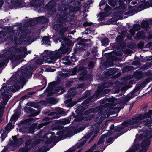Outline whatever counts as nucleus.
<instances>
[{
  "mask_svg": "<svg viewBox=\"0 0 152 152\" xmlns=\"http://www.w3.org/2000/svg\"><path fill=\"white\" fill-rule=\"evenodd\" d=\"M75 150L74 148H73L66 151V152H73Z\"/></svg>",
  "mask_w": 152,
  "mask_h": 152,
  "instance_id": "64",
  "label": "nucleus"
},
{
  "mask_svg": "<svg viewBox=\"0 0 152 152\" xmlns=\"http://www.w3.org/2000/svg\"><path fill=\"white\" fill-rule=\"evenodd\" d=\"M61 15H62L58 20L59 22L65 23L66 22L69 21L70 20L71 16L69 14H66V12H64L61 13Z\"/></svg>",
  "mask_w": 152,
  "mask_h": 152,
  "instance_id": "9",
  "label": "nucleus"
},
{
  "mask_svg": "<svg viewBox=\"0 0 152 152\" xmlns=\"http://www.w3.org/2000/svg\"><path fill=\"white\" fill-rule=\"evenodd\" d=\"M152 64V61H151V63H148L144 65L142 67V69L143 70H145L151 67V65Z\"/></svg>",
  "mask_w": 152,
  "mask_h": 152,
  "instance_id": "33",
  "label": "nucleus"
},
{
  "mask_svg": "<svg viewBox=\"0 0 152 152\" xmlns=\"http://www.w3.org/2000/svg\"><path fill=\"white\" fill-rule=\"evenodd\" d=\"M134 77L137 79H140L142 78L143 75L141 71H137L134 72L133 74Z\"/></svg>",
  "mask_w": 152,
  "mask_h": 152,
  "instance_id": "23",
  "label": "nucleus"
},
{
  "mask_svg": "<svg viewBox=\"0 0 152 152\" xmlns=\"http://www.w3.org/2000/svg\"><path fill=\"white\" fill-rule=\"evenodd\" d=\"M150 141L148 140H145L141 143V146L143 147H146L149 145Z\"/></svg>",
  "mask_w": 152,
  "mask_h": 152,
  "instance_id": "31",
  "label": "nucleus"
},
{
  "mask_svg": "<svg viewBox=\"0 0 152 152\" xmlns=\"http://www.w3.org/2000/svg\"><path fill=\"white\" fill-rule=\"evenodd\" d=\"M151 80H152V79L150 77H148L146 79L143 83L144 84H146L150 82Z\"/></svg>",
  "mask_w": 152,
  "mask_h": 152,
  "instance_id": "48",
  "label": "nucleus"
},
{
  "mask_svg": "<svg viewBox=\"0 0 152 152\" xmlns=\"http://www.w3.org/2000/svg\"><path fill=\"white\" fill-rule=\"evenodd\" d=\"M65 112L62 109H61L59 108H56V111L55 112H53L48 114V115L50 116H52L54 115L55 114H56V115L52 117L53 119L55 118H58L60 117V115L59 114H64Z\"/></svg>",
  "mask_w": 152,
  "mask_h": 152,
  "instance_id": "13",
  "label": "nucleus"
},
{
  "mask_svg": "<svg viewBox=\"0 0 152 152\" xmlns=\"http://www.w3.org/2000/svg\"><path fill=\"white\" fill-rule=\"evenodd\" d=\"M83 43L80 41L77 45H76L77 47L81 50H85L84 47L86 44H90L91 42V40L90 39H85L83 40Z\"/></svg>",
  "mask_w": 152,
  "mask_h": 152,
  "instance_id": "11",
  "label": "nucleus"
},
{
  "mask_svg": "<svg viewBox=\"0 0 152 152\" xmlns=\"http://www.w3.org/2000/svg\"><path fill=\"white\" fill-rule=\"evenodd\" d=\"M108 4L111 6L114 7L116 4V2L114 0H109L108 1Z\"/></svg>",
  "mask_w": 152,
  "mask_h": 152,
  "instance_id": "42",
  "label": "nucleus"
},
{
  "mask_svg": "<svg viewBox=\"0 0 152 152\" xmlns=\"http://www.w3.org/2000/svg\"><path fill=\"white\" fill-rule=\"evenodd\" d=\"M132 70L134 69V68L132 66H128L124 67L123 70V71H127L129 70Z\"/></svg>",
  "mask_w": 152,
  "mask_h": 152,
  "instance_id": "46",
  "label": "nucleus"
},
{
  "mask_svg": "<svg viewBox=\"0 0 152 152\" xmlns=\"http://www.w3.org/2000/svg\"><path fill=\"white\" fill-rule=\"evenodd\" d=\"M30 4L34 6L40 7L43 4L42 0H33L30 2Z\"/></svg>",
  "mask_w": 152,
  "mask_h": 152,
  "instance_id": "18",
  "label": "nucleus"
},
{
  "mask_svg": "<svg viewBox=\"0 0 152 152\" xmlns=\"http://www.w3.org/2000/svg\"><path fill=\"white\" fill-rule=\"evenodd\" d=\"M105 73L108 76H110L115 73V70L114 69H110L107 71H106Z\"/></svg>",
  "mask_w": 152,
  "mask_h": 152,
  "instance_id": "28",
  "label": "nucleus"
},
{
  "mask_svg": "<svg viewBox=\"0 0 152 152\" xmlns=\"http://www.w3.org/2000/svg\"><path fill=\"white\" fill-rule=\"evenodd\" d=\"M75 0H62V3L63 4L65 2V4H68L69 3H71Z\"/></svg>",
  "mask_w": 152,
  "mask_h": 152,
  "instance_id": "45",
  "label": "nucleus"
},
{
  "mask_svg": "<svg viewBox=\"0 0 152 152\" xmlns=\"http://www.w3.org/2000/svg\"><path fill=\"white\" fill-rule=\"evenodd\" d=\"M50 37L49 36L45 37L43 38L42 40V43H45L47 44L48 45H50Z\"/></svg>",
  "mask_w": 152,
  "mask_h": 152,
  "instance_id": "27",
  "label": "nucleus"
},
{
  "mask_svg": "<svg viewBox=\"0 0 152 152\" xmlns=\"http://www.w3.org/2000/svg\"><path fill=\"white\" fill-rule=\"evenodd\" d=\"M113 101L114 99L113 98H105L101 102V103L102 104H104L106 107H107L109 106L111 104L110 103V102L112 103L111 104H112Z\"/></svg>",
  "mask_w": 152,
  "mask_h": 152,
  "instance_id": "17",
  "label": "nucleus"
},
{
  "mask_svg": "<svg viewBox=\"0 0 152 152\" xmlns=\"http://www.w3.org/2000/svg\"><path fill=\"white\" fill-rule=\"evenodd\" d=\"M123 38L124 36L122 35H120L117 37L116 40L117 42L120 43L123 40Z\"/></svg>",
  "mask_w": 152,
  "mask_h": 152,
  "instance_id": "37",
  "label": "nucleus"
},
{
  "mask_svg": "<svg viewBox=\"0 0 152 152\" xmlns=\"http://www.w3.org/2000/svg\"><path fill=\"white\" fill-rule=\"evenodd\" d=\"M62 126H60L59 125L56 124V125L54 127V126H53L52 127V129L53 130L55 129H62Z\"/></svg>",
  "mask_w": 152,
  "mask_h": 152,
  "instance_id": "41",
  "label": "nucleus"
},
{
  "mask_svg": "<svg viewBox=\"0 0 152 152\" xmlns=\"http://www.w3.org/2000/svg\"><path fill=\"white\" fill-rule=\"evenodd\" d=\"M71 59L70 56H67L63 58L62 59V61L64 64L67 65H69L71 64Z\"/></svg>",
  "mask_w": 152,
  "mask_h": 152,
  "instance_id": "21",
  "label": "nucleus"
},
{
  "mask_svg": "<svg viewBox=\"0 0 152 152\" xmlns=\"http://www.w3.org/2000/svg\"><path fill=\"white\" fill-rule=\"evenodd\" d=\"M70 76V74H68V73H66L65 74H63L61 75V77H69Z\"/></svg>",
  "mask_w": 152,
  "mask_h": 152,
  "instance_id": "55",
  "label": "nucleus"
},
{
  "mask_svg": "<svg viewBox=\"0 0 152 152\" xmlns=\"http://www.w3.org/2000/svg\"><path fill=\"white\" fill-rule=\"evenodd\" d=\"M145 76L146 77L150 76V77L152 80V72L150 71H148V72H145Z\"/></svg>",
  "mask_w": 152,
  "mask_h": 152,
  "instance_id": "43",
  "label": "nucleus"
},
{
  "mask_svg": "<svg viewBox=\"0 0 152 152\" xmlns=\"http://www.w3.org/2000/svg\"><path fill=\"white\" fill-rule=\"evenodd\" d=\"M55 4V2L54 1H51L50 2H49L48 4V5L49 6H51L53 4Z\"/></svg>",
  "mask_w": 152,
  "mask_h": 152,
  "instance_id": "62",
  "label": "nucleus"
},
{
  "mask_svg": "<svg viewBox=\"0 0 152 152\" xmlns=\"http://www.w3.org/2000/svg\"><path fill=\"white\" fill-rule=\"evenodd\" d=\"M90 91H86L84 94V95L83 97L77 99L76 101H74L73 102H71V99H69L65 101L66 103H68V105L69 107H72L77 103V102H79L81 101V100L87 97V96L90 95Z\"/></svg>",
  "mask_w": 152,
  "mask_h": 152,
  "instance_id": "7",
  "label": "nucleus"
},
{
  "mask_svg": "<svg viewBox=\"0 0 152 152\" xmlns=\"http://www.w3.org/2000/svg\"><path fill=\"white\" fill-rule=\"evenodd\" d=\"M54 99L52 98H50L46 101H41V103H43L47 105L48 103L51 104H54L56 103Z\"/></svg>",
  "mask_w": 152,
  "mask_h": 152,
  "instance_id": "22",
  "label": "nucleus"
},
{
  "mask_svg": "<svg viewBox=\"0 0 152 152\" xmlns=\"http://www.w3.org/2000/svg\"><path fill=\"white\" fill-rule=\"evenodd\" d=\"M104 115V117H102V116H101L100 117V120H99V121H98V122H101L104 119L108 116V115H106V114H103Z\"/></svg>",
  "mask_w": 152,
  "mask_h": 152,
  "instance_id": "51",
  "label": "nucleus"
},
{
  "mask_svg": "<svg viewBox=\"0 0 152 152\" xmlns=\"http://www.w3.org/2000/svg\"><path fill=\"white\" fill-rule=\"evenodd\" d=\"M90 101V100L88 99L84 101L82 104L81 107L78 108L76 112L77 113H80V114L82 113L81 112L88 108V106L87 104L89 103Z\"/></svg>",
  "mask_w": 152,
  "mask_h": 152,
  "instance_id": "10",
  "label": "nucleus"
},
{
  "mask_svg": "<svg viewBox=\"0 0 152 152\" xmlns=\"http://www.w3.org/2000/svg\"><path fill=\"white\" fill-rule=\"evenodd\" d=\"M141 26L138 24H135L133 26V29H131L129 31V32L131 34V35L128 34H127V36L129 39H131L132 38V35H134L135 33V31H138L140 29Z\"/></svg>",
  "mask_w": 152,
  "mask_h": 152,
  "instance_id": "12",
  "label": "nucleus"
},
{
  "mask_svg": "<svg viewBox=\"0 0 152 152\" xmlns=\"http://www.w3.org/2000/svg\"><path fill=\"white\" fill-rule=\"evenodd\" d=\"M40 142V140L38 139L35 140L33 143H32L31 140L30 139L26 142L25 146L20 150V152H27L31 148L36 145Z\"/></svg>",
  "mask_w": 152,
  "mask_h": 152,
  "instance_id": "5",
  "label": "nucleus"
},
{
  "mask_svg": "<svg viewBox=\"0 0 152 152\" xmlns=\"http://www.w3.org/2000/svg\"><path fill=\"white\" fill-rule=\"evenodd\" d=\"M123 124L125 126L133 125V128L138 126L142 128L141 131L143 133L142 135L140 134L139 139L143 137L147 139L150 138L152 137V110H149L148 113L138 115L136 118L124 122Z\"/></svg>",
  "mask_w": 152,
  "mask_h": 152,
  "instance_id": "1",
  "label": "nucleus"
},
{
  "mask_svg": "<svg viewBox=\"0 0 152 152\" xmlns=\"http://www.w3.org/2000/svg\"><path fill=\"white\" fill-rule=\"evenodd\" d=\"M132 0H119V4L122 5L123 4H126L129 3Z\"/></svg>",
  "mask_w": 152,
  "mask_h": 152,
  "instance_id": "36",
  "label": "nucleus"
},
{
  "mask_svg": "<svg viewBox=\"0 0 152 152\" xmlns=\"http://www.w3.org/2000/svg\"><path fill=\"white\" fill-rule=\"evenodd\" d=\"M70 122V121L68 119H61L58 121V123L62 125H65L68 124Z\"/></svg>",
  "mask_w": 152,
  "mask_h": 152,
  "instance_id": "25",
  "label": "nucleus"
},
{
  "mask_svg": "<svg viewBox=\"0 0 152 152\" xmlns=\"http://www.w3.org/2000/svg\"><path fill=\"white\" fill-rule=\"evenodd\" d=\"M134 95L133 93H131L126 96L124 99H122L121 101V103L123 104H125L127 102L129 101L131 99L134 97Z\"/></svg>",
  "mask_w": 152,
  "mask_h": 152,
  "instance_id": "20",
  "label": "nucleus"
},
{
  "mask_svg": "<svg viewBox=\"0 0 152 152\" xmlns=\"http://www.w3.org/2000/svg\"><path fill=\"white\" fill-rule=\"evenodd\" d=\"M61 25L58 24H56L54 25L53 26V28L56 30H57L58 29H60L59 33L60 35L62 36L64 33L67 31V27H64L61 28Z\"/></svg>",
  "mask_w": 152,
  "mask_h": 152,
  "instance_id": "15",
  "label": "nucleus"
},
{
  "mask_svg": "<svg viewBox=\"0 0 152 152\" xmlns=\"http://www.w3.org/2000/svg\"><path fill=\"white\" fill-rule=\"evenodd\" d=\"M123 129V127H118L115 130L116 131H119L121 130H122Z\"/></svg>",
  "mask_w": 152,
  "mask_h": 152,
  "instance_id": "63",
  "label": "nucleus"
},
{
  "mask_svg": "<svg viewBox=\"0 0 152 152\" xmlns=\"http://www.w3.org/2000/svg\"><path fill=\"white\" fill-rule=\"evenodd\" d=\"M73 83V82L72 81H70L67 82L66 84V86L68 87H70Z\"/></svg>",
  "mask_w": 152,
  "mask_h": 152,
  "instance_id": "57",
  "label": "nucleus"
},
{
  "mask_svg": "<svg viewBox=\"0 0 152 152\" xmlns=\"http://www.w3.org/2000/svg\"><path fill=\"white\" fill-rule=\"evenodd\" d=\"M106 137V134L104 135L101 137L99 139L97 145H99L102 144H103L104 142V138Z\"/></svg>",
  "mask_w": 152,
  "mask_h": 152,
  "instance_id": "35",
  "label": "nucleus"
},
{
  "mask_svg": "<svg viewBox=\"0 0 152 152\" xmlns=\"http://www.w3.org/2000/svg\"><path fill=\"white\" fill-rule=\"evenodd\" d=\"M85 128V127L83 126L77 129L74 131L73 133H72V134H74L80 132V131L84 129Z\"/></svg>",
  "mask_w": 152,
  "mask_h": 152,
  "instance_id": "34",
  "label": "nucleus"
},
{
  "mask_svg": "<svg viewBox=\"0 0 152 152\" xmlns=\"http://www.w3.org/2000/svg\"><path fill=\"white\" fill-rule=\"evenodd\" d=\"M66 50L61 49L54 52H48L47 54V57H43V60L47 63L52 62L51 59H57L60 58L62 54L66 53Z\"/></svg>",
  "mask_w": 152,
  "mask_h": 152,
  "instance_id": "2",
  "label": "nucleus"
},
{
  "mask_svg": "<svg viewBox=\"0 0 152 152\" xmlns=\"http://www.w3.org/2000/svg\"><path fill=\"white\" fill-rule=\"evenodd\" d=\"M49 120V118L47 117H45L43 119V120L44 121H47L41 124H40L39 125V126L40 127H42L44 125H45L49 124L50 122H51V121H48Z\"/></svg>",
  "mask_w": 152,
  "mask_h": 152,
  "instance_id": "30",
  "label": "nucleus"
},
{
  "mask_svg": "<svg viewBox=\"0 0 152 152\" xmlns=\"http://www.w3.org/2000/svg\"><path fill=\"white\" fill-rule=\"evenodd\" d=\"M88 65L89 67L91 68H93L94 65L93 63L92 62H90Z\"/></svg>",
  "mask_w": 152,
  "mask_h": 152,
  "instance_id": "58",
  "label": "nucleus"
},
{
  "mask_svg": "<svg viewBox=\"0 0 152 152\" xmlns=\"http://www.w3.org/2000/svg\"><path fill=\"white\" fill-rule=\"evenodd\" d=\"M140 148V146L139 145H133L130 150L127 151L126 152H134Z\"/></svg>",
  "mask_w": 152,
  "mask_h": 152,
  "instance_id": "29",
  "label": "nucleus"
},
{
  "mask_svg": "<svg viewBox=\"0 0 152 152\" xmlns=\"http://www.w3.org/2000/svg\"><path fill=\"white\" fill-rule=\"evenodd\" d=\"M10 90H8L7 91H4L2 93V96L3 99L4 101L1 102V104L3 105H5L7 103L10 96Z\"/></svg>",
  "mask_w": 152,
  "mask_h": 152,
  "instance_id": "14",
  "label": "nucleus"
},
{
  "mask_svg": "<svg viewBox=\"0 0 152 152\" xmlns=\"http://www.w3.org/2000/svg\"><path fill=\"white\" fill-rule=\"evenodd\" d=\"M77 88H81L82 89H85L84 85L83 84H80L77 86Z\"/></svg>",
  "mask_w": 152,
  "mask_h": 152,
  "instance_id": "53",
  "label": "nucleus"
},
{
  "mask_svg": "<svg viewBox=\"0 0 152 152\" xmlns=\"http://www.w3.org/2000/svg\"><path fill=\"white\" fill-rule=\"evenodd\" d=\"M137 37L139 39H142L145 36V33L142 31H139L137 34Z\"/></svg>",
  "mask_w": 152,
  "mask_h": 152,
  "instance_id": "32",
  "label": "nucleus"
},
{
  "mask_svg": "<svg viewBox=\"0 0 152 152\" xmlns=\"http://www.w3.org/2000/svg\"><path fill=\"white\" fill-rule=\"evenodd\" d=\"M149 24L148 21H144L142 22L141 25L143 28H145L148 27Z\"/></svg>",
  "mask_w": 152,
  "mask_h": 152,
  "instance_id": "38",
  "label": "nucleus"
},
{
  "mask_svg": "<svg viewBox=\"0 0 152 152\" xmlns=\"http://www.w3.org/2000/svg\"><path fill=\"white\" fill-rule=\"evenodd\" d=\"M47 57V56H43L42 57V59H38L37 60L36 63H37V64H39V65H41V64H43V62H45L47 63L46 61H45L43 60V57Z\"/></svg>",
  "mask_w": 152,
  "mask_h": 152,
  "instance_id": "39",
  "label": "nucleus"
},
{
  "mask_svg": "<svg viewBox=\"0 0 152 152\" xmlns=\"http://www.w3.org/2000/svg\"><path fill=\"white\" fill-rule=\"evenodd\" d=\"M12 137L13 140V143L14 146H19L21 144L22 141V139H17L15 136H12Z\"/></svg>",
  "mask_w": 152,
  "mask_h": 152,
  "instance_id": "19",
  "label": "nucleus"
},
{
  "mask_svg": "<svg viewBox=\"0 0 152 152\" xmlns=\"http://www.w3.org/2000/svg\"><path fill=\"white\" fill-rule=\"evenodd\" d=\"M7 136V134L5 132H4L1 134V137L2 139V140H3Z\"/></svg>",
  "mask_w": 152,
  "mask_h": 152,
  "instance_id": "49",
  "label": "nucleus"
},
{
  "mask_svg": "<svg viewBox=\"0 0 152 152\" xmlns=\"http://www.w3.org/2000/svg\"><path fill=\"white\" fill-rule=\"evenodd\" d=\"M92 24V23H88L87 22L84 23L83 24V26H87L91 25Z\"/></svg>",
  "mask_w": 152,
  "mask_h": 152,
  "instance_id": "54",
  "label": "nucleus"
},
{
  "mask_svg": "<svg viewBox=\"0 0 152 152\" xmlns=\"http://www.w3.org/2000/svg\"><path fill=\"white\" fill-rule=\"evenodd\" d=\"M77 91H73L72 89H70L69 90V92L65 96V97H71L74 96L77 93Z\"/></svg>",
  "mask_w": 152,
  "mask_h": 152,
  "instance_id": "24",
  "label": "nucleus"
},
{
  "mask_svg": "<svg viewBox=\"0 0 152 152\" xmlns=\"http://www.w3.org/2000/svg\"><path fill=\"white\" fill-rule=\"evenodd\" d=\"M33 67L31 65H29L27 67H22L21 69V75L20 79L21 81L23 83L26 82V78L29 75H31V71L32 70Z\"/></svg>",
  "mask_w": 152,
  "mask_h": 152,
  "instance_id": "3",
  "label": "nucleus"
},
{
  "mask_svg": "<svg viewBox=\"0 0 152 152\" xmlns=\"http://www.w3.org/2000/svg\"><path fill=\"white\" fill-rule=\"evenodd\" d=\"M133 65H138L139 64V62L137 61H136L133 62L132 63Z\"/></svg>",
  "mask_w": 152,
  "mask_h": 152,
  "instance_id": "61",
  "label": "nucleus"
},
{
  "mask_svg": "<svg viewBox=\"0 0 152 152\" xmlns=\"http://www.w3.org/2000/svg\"><path fill=\"white\" fill-rule=\"evenodd\" d=\"M28 95H25L24 96H23L21 98V99H23V100L28 98Z\"/></svg>",
  "mask_w": 152,
  "mask_h": 152,
  "instance_id": "59",
  "label": "nucleus"
},
{
  "mask_svg": "<svg viewBox=\"0 0 152 152\" xmlns=\"http://www.w3.org/2000/svg\"><path fill=\"white\" fill-rule=\"evenodd\" d=\"M58 10L59 11H61L62 10L63 8L61 5H59L58 7Z\"/></svg>",
  "mask_w": 152,
  "mask_h": 152,
  "instance_id": "60",
  "label": "nucleus"
},
{
  "mask_svg": "<svg viewBox=\"0 0 152 152\" xmlns=\"http://www.w3.org/2000/svg\"><path fill=\"white\" fill-rule=\"evenodd\" d=\"M101 42L102 45L106 46L109 42L108 39L107 38L103 39H102Z\"/></svg>",
  "mask_w": 152,
  "mask_h": 152,
  "instance_id": "40",
  "label": "nucleus"
},
{
  "mask_svg": "<svg viewBox=\"0 0 152 152\" xmlns=\"http://www.w3.org/2000/svg\"><path fill=\"white\" fill-rule=\"evenodd\" d=\"M12 129V124H7L5 127V130L7 131H9L10 129Z\"/></svg>",
  "mask_w": 152,
  "mask_h": 152,
  "instance_id": "47",
  "label": "nucleus"
},
{
  "mask_svg": "<svg viewBox=\"0 0 152 152\" xmlns=\"http://www.w3.org/2000/svg\"><path fill=\"white\" fill-rule=\"evenodd\" d=\"M83 119V118L82 116H80L77 118L74 119V121H82Z\"/></svg>",
  "mask_w": 152,
  "mask_h": 152,
  "instance_id": "52",
  "label": "nucleus"
},
{
  "mask_svg": "<svg viewBox=\"0 0 152 152\" xmlns=\"http://www.w3.org/2000/svg\"><path fill=\"white\" fill-rule=\"evenodd\" d=\"M71 59H70L71 62H74L76 61L77 59L75 58V56H72L70 57Z\"/></svg>",
  "mask_w": 152,
  "mask_h": 152,
  "instance_id": "56",
  "label": "nucleus"
},
{
  "mask_svg": "<svg viewBox=\"0 0 152 152\" xmlns=\"http://www.w3.org/2000/svg\"><path fill=\"white\" fill-rule=\"evenodd\" d=\"M4 106H0V116L1 115L3 110L4 109Z\"/></svg>",
  "mask_w": 152,
  "mask_h": 152,
  "instance_id": "50",
  "label": "nucleus"
},
{
  "mask_svg": "<svg viewBox=\"0 0 152 152\" xmlns=\"http://www.w3.org/2000/svg\"><path fill=\"white\" fill-rule=\"evenodd\" d=\"M97 132L96 130H93L90 133L88 134L86 136L84 137V139L85 140H83L84 139H82L83 142L81 143V145L79 146V147H81L82 145L84 144L86 142L87 140V139L89 138L92 135L91 139L90 140V141H91L97 135Z\"/></svg>",
  "mask_w": 152,
  "mask_h": 152,
  "instance_id": "8",
  "label": "nucleus"
},
{
  "mask_svg": "<svg viewBox=\"0 0 152 152\" xmlns=\"http://www.w3.org/2000/svg\"><path fill=\"white\" fill-rule=\"evenodd\" d=\"M33 120V119L31 118H29L23 122L24 124H26L30 125L31 124L30 122L31 121Z\"/></svg>",
  "mask_w": 152,
  "mask_h": 152,
  "instance_id": "44",
  "label": "nucleus"
},
{
  "mask_svg": "<svg viewBox=\"0 0 152 152\" xmlns=\"http://www.w3.org/2000/svg\"><path fill=\"white\" fill-rule=\"evenodd\" d=\"M105 85H103L101 86H99L98 87L97 90L93 95L94 97L96 98L100 95V94H106L110 91V90L109 89H103L104 86H109L111 85L110 84H109L108 85H107L106 86Z\"/></svg>",
  "mask_w": 152,
  "mask_h": 152,
  "instance_id": "6",
  "label": "nucleus"
},
{
  "mask_svg": "<svg viewBox=\"0 0 152 152\" xmlns=\"http://www.w3.org/2000/svg\"><path fill=\"white\" fill-rule=\"evenodd\" d=\"M77 72H82L80 73V77L79 78L80 80H86L87 79L86 76L87 71L83 66H77L73 68L70 74L72 75H75Z\"/></svg>",
  "mask_w": 152,
  "mask_h": 152,
  "instance_id": "4",
  "label": "nucleus"
},
{
  "mask_svg": "<svg viewBox=\"0 0 152 152\" xmlns=\"http://www.w3.org/2000/svg\"><path fill=\"white\" fill-rule=\"evenodd\" d=\"M103 105H101L98 106L95 109H91L87 110L86 112V114H90L92 112H98V113H101L102 110L105 109V107H103Z\"/></svg>",
  "mask_w": 152,
  "mask_h": 152,
  "instance_id": "16",
  "label": "nucleus"
},
{
  "mask_svg": "<svg viewBox=\"0 0 152 152\" xmlns=\"http://www.w3.org/2000/svg\"><path fill=\"white\" fill-rule=\"evenodd\" d=\"M37 18L38 21L40 23H45L48 21V19L44 16L39 17Z\"/></svg>",
  "mask_w": 152,
  "mask_h": 152,
  "instance_id": "26",
  "label": "nucleus"
}]
</instances>
